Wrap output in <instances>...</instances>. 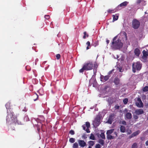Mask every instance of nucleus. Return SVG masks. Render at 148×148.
Returning <instances> with one entry per match:
<instances>
[{
	"label": "nucleus",
	"mask_w": 148,
	"mask_h": 148,
	"mask_svg": "<svg viewBox=\"0 0 148 148\" xmlns=\"http://www.w3.org/2000/svg\"><path fill=\"white\" fill-rule=\"evenodd\" d=\"M140 132L139 130H138L134 132L131 135L129 136V138L131 139L134 137L138 135L140 133Z\"/></svg>",
	"instance_id": "obj_11"
},
{
	"label": "nucleus",
	"mask_w": 148,
	"mask_h": 148,
	"mask_svg": "<svg viewBox=\"0 0 148 148\" xmlns=\"http://www.w3.org/2000/svg\"><path fill=\"white\" fill-rule=\"evenodd\" d=\"M132 27L135 29H138L140 25V22L137 19H134L132 22Z\"/></svg>",
	"instance_id": "obj_5"
},
{
	"label": "nucleus",
	"mask_w": 148,
	"mask_h": 148,
	"mask_svg": "<svg viewBox=\"0 0 148 148\" xmlns=\"http://www.w3.org/2000/svg\"><path fill=\"white\" fill-rule=\"evenodd\" d=\"M98 45H99V43H98V42H97V41L93 43V44H92V46H93L95 47H96Z\"/></svg>",
	"instance_id": "obj_32"
},
{
	"label": "nucleus",
	"mask_w": 148,
	"mask_h": 148,
	"mask_svg": "<svg viewBox=\"0 0 148 148\" xmlns=\"http://www.w3.org/2000/svg\"><path fill=\"white\" fill-rule=\"evenodd\" d=\"M78 142L79 145L81 147H84L86 145V143L84 140H78Z\"/></svg>",
	"instance_id": "obj_9"
},
{
	"label": "nucleus",
	"mask_w": 148,
	"mask_h": 148,
	"mask_svg": "<svg viewBox=\"0 0 148 148\" xmlns=\"http://www.w3.org/2000/svg\"><path fill=\"white\" fill-rule=\"evenodd\" d=\"M114 10H112L109 9L107 10V12L108 13H112L114 12Z\"/></svg>",
	"instance_id": "obj_41"
},
{
	"label": "nucleus",
	"mask_w": 148,
	"mask_h": 148,
	"mask_svg": "<svg viewBox=\"0 0 148 148\" xmlns=\"http://www.w3.org/2000/svg\"><path fill=\"white\" fill-rule=\"evenodd\" d=\"M100 136L102 139H105V136L104 133H101V134H100Z\"/></svg>",
	"instance_id": "obj_26"
},
{
	"label": "nucleus",
	"mask_w": 148,
	"mask_h": 148,
	"mask_svg": "<svg viewBox=\"0 0 148 148\" xmlns=\"http://www.w3.org/2000/svg\"><path fill=\"white\" fill-rule=\"evenodd\" d=\"M113 70H114V69H113L112 70H111V71H110L109 72V73H108V74H111L112 73V72L113 71Z\"/></svg>",
	"instance_id": "obj_53"
},
{
	"label": "nucleus",
	"mask_w": 148,
	"mask_h": 148,
	"mask_svg": "<svg viewBox=\"0 0 148 148\" xmlns=\"http://www.w3.org/2000/svg\"><path fill=\"white\" fill-rule=\"evenodd\" d=\"M113 82L116 85H119L120 84V79L117 77L114 78Z\"/></svg>",
	"instance_id": "obj_14"
},
{
	"label": "nucleus",
	"mask_w": 148,
	"mask_h": 148,
	"mask_svg": "<svg viewBox=\"0 0 148 148\" xmlns=\"http://www.w3.org/2000/svg\"><path fill=\"white\" fill-rule=\"evenodd\" d=\"M145 144L146 145L148 146V140L146 142Z\"/></svg>",
	"instance_id": "obj_54"
},
{
	"label": "nucleus",
	"mask_w": 148,
	"mask_h": 148,
	"mask_svg": "<svg viewBox=\"0 0 148 148\" xmlns=\"http://www.w3.org/2000/svg\"><path fill=\"white\" fill-rule=\"evenodd\" d=\"M107 101L108 103V105L111 106L112 103H114V99L112 97H109L107 100Z\"/></svg>",
	"instance_id": "obj_12"
},
{
	"label": "nucleus",
	"mask_w": 148,
	"mask_h": 148,
	"mask_svg": "<svg viewBox=\"0 0 148 148\" xmlns=\"http://www.w3.org/2000/svg\"><path fill=\"white\" fill-rule=\"evenodd\" d=\"M135 112L137 115H139L143 114L144 112L143 110L140 109L136 110Z\"/></svg>",
	"instance_id": "obj_15"
},
{
	"label": "nucleus",
	"mask_w": 148,
	"mask_h": 148,
	"mask_svg": "<svg viewBox=\"0 0 148 148\" xmlns=\"http://www.w3.org/2000/svg\"><path fill=\"white\" fill-rule=\"evenodd\" d=\"M114 130V129H112L107 131L106 134H111Z\"/></svg>",
	"instance_id": "obj_22"
},
{
	"label": "nucleus",
	"mask_w": 148,
	"mask_h": 148,
	"mask_svg": "<svg viewBox=\"0 0 148 148\" xmlns=\"http://www.w3.org/2000/svg\"><path fill=\"white\" fill-rule=\"evenodd\" d=\"M50 16L49 15H46L45 16V19L48 20L50 18Z\"/></svg>",
	"instance_id": "obj_39"
},
{
	"label": "nucleus",
	"mask_w": 148,
	"mask_h": 148,
	"mask_svg": "<svg viewBox=\"0 0 148 148\" xmlns=\"http://www.w3.org/2000/svg\"><path fill=\"white\" fill-rule=\"evenodd\" d=\"M98 143L101 144L102 145H103L104 143V141L101 139H99L98 140Z\"/></svg>",
	"instance_id": "obj_25"
},
{
	"label": "nucleus",
	"mask_w": 148,
	"mask_h": 148,
	"mask_svg": "<svg viewBox=\"0 0 148 148\" xmlns=\"http://www.w3.org/2000/svg\"><path fill=\"white\" fill-rule=\"evenodd\" d=\"M33 99L34 100V101H36L38 98V95L36 93H35L33 95Z\"/></svg>",
	"instance_id": "obj_21"
},
{
	"label": "nucleus",
	"mask_w": 148,
	"mask_h": 148,
	"mask_svg": "<svg viewBox=\"0 0 148 148\" xmlns=\"http://www.w3.org/2000/svg\"><path fill=\"white\" fill-rule=\"evenodd\" d=\"M112 17L113 21H114L117 20L119 18V16L116 14L115 15H112Z\"/></svg>",
	"instance_id": "obj_20"
},
{
	"label": "nucleus",
	"mask_w": 148,
	"mask_h": 148,
	"mask_svg": "<svg viewBox=\"0 0 148 148\" xmlns=\"http://www.w3.org/2000/svg\"><path fill=\"white\" fill-rule=\"evenodd\" d=\"M109 41H110L109 40H106V42H107V44H108L109 43Z\"/></svg>",
	"instance_id": "obj_55"
},
{
	"label": "nucleus",
	"mask_w": 148,
	"mask_h": 148,
	"mask_svg": "<svg viewBox=\"0 0 148 148\" xmlns=\"http://www.w3.org/2000/svg\"><path fill=\"white\" fill-rule=\"evenodd\" d=\"M82 138L84 139H86L87 138L86 134H83L82 136Z\"/></svg>",
	"instance_id": "obj_35"
},
{
	"label": "nucleus",
	"mask_w": 148,
	"mask_h": 148,
	"mask_svg": "<svg viewBox=\"0 0 148 148\" xmlns=\"http://www.w3.org/2000/svg\"><path fill=\"white\" fill-rule=\"evenodd\" d=\"M132 133V132L131 130H130L128 131L127 133V134H130Z\"/></svg>",
	"instance_id": "obj_48"
},
{
	"label": "nucleus",
	"mask_w": 148,
	"mask_h": 148,
	"mask_svg": "<svg viewBox=\"0 0 148 148\" xmlns=\"http://www.w3.org/2000/svg\"><path fill=\"white\" fill-rule=\"evenodd\" d=\"M104 76L103 75H101L100 77L101 81L102 82H104Z\"/></svg>",
	"instance_id": "obj_36"
},
{
	"label": "nucleus",
	"mask_w": 148,
	"mask_h": 148,
	"mask_svg": "<svg viewBox=\"0 0 148 148\" xmlns=\"http://www.w3.org/2000/svg\"><path fill=\"white\" fill-rule=\"evenodd\" d=\"M95 142L94 141H92L91 140H90L88 142V143L89 145L90 146H92L94 145L95 143Z\"/></svg>",
	"instance_id": "obj_23"
},
{
	"label": "nucleus",
	"mask_w": 148,
	"mask_h": 148,
	"mask_svg": "<svg viewBox=\"0 0 148 148\" xmlns=\"http://www.w3.org/2000/svg\"><path fill=\"white\" fill-rule=\"evenodd\" d=\"M125 116L126 119H130L132 118V116L131 113L127 112L125 114Z\"/></svg>",
	"instance_id": "obj_16"
},
{
	"label": "nucleus",
	"mask_w": 148,
	"mask_h": 148,
	"mask_svg": "<svg viewBox=\"0 0 148 148\" xmlns=\"http://www.w3.org/2000/svg\"><path fill=\"white\" fill-rule=\"evenodd\" d=\"M73 148H78V144L76 142L75 143L73 144Z\"/></svg>",
	"instance_id": "obj_27"
},
{
	"label": "nucleus",
	"mask_w": 148,
	"mask_h": 148,
	"mask_svg": "<svg viewBox=\"0 0 148 148\" xmlns=\"http://www.w3.org/2000/svg\"><path fill=\"white\" fill-rule=\"evenodd\" d=\"M132 71L133 73L136 72V70L139 71L140 70L142 67L141 64L140 62H137L134 63L132 65Z\"/></svg>",
	"instance_id": "obj_4"
},
{
	"label": "nucleus",
	"mask_w": 148,
	"mask_h": 148,
	"mask_svg": "<svg viewBox=\"0 0 148 148\" xmlns=\"http://www.w3.org/2000/svg\"><path fill=\"white\" fill-rule=\"evenodd\" d=\"M95 147L96 148H101V146L99 144H97L96 145Z\"/></svg>",
	"instance_id": "obj_44"
},
{
	"label": "nucleus",
	"mask_w": 148,
	"mask_h": 148,
	"mask_svg": "<svg viewBox=\"0 0 148 148\" xmlns=\"http://www.w3.org/2000/svg\"><path fill=\"white\" fill-rule=\"evenodd\" d=\"M133 117L135 119H137L138 118V117L137 115H134Z\"/></svg>",
	"instance_id": "obj_46"
},
{
	"label": "nucleus",
	"mask_w": 148,
	"mask_h": 148,
	"mask_svg": "<svg viewBox=\"0 0 148 148\" xmlns=\"http://www.w3.org/2000/svg\"><path fill=\"white\" fill-rule=\"evenodd\" d=\"M134 53L136 56L139 57L140 53V50L138 48H136L134 50Z\"/></svg>",
	"instance_id": "obj_17"
},
{
	"label": "nucleus",
	"mask_w": 148,
	"mask_h": 148,
	"mask_svg": "<svg viewBox=\"0 0 148 148\" xmlns=\"http://www.w3.org/2000/svg\"><path fill=\"white\" fill-rule=\"evenodd\" d=\"M94 67L95 68H97V67L98 66L97 65V64L96 63L95 64H94Z\"/></svg>",
	"instance_id": "obj_50"
},
{
	"label": "nucleus",
	"mask_w": 148,
	"mask_h": 148,
	"mask_svg": "<svg viewBox=\"0 0 148 148\" xmlns=\"http://www.w3.org/2000/svg\"><path fill=\"white\" fill-rule=\"evenodd\" d=\"M84 35L86 36V32H84Z\"/></svg>",
	"instance_id": "obj_56"
},
{
	"label": "nucleus",
	"mask_w": 148,
	"mask_h": 148,
	"mask_svg": "<svg viewBox=\"0 0 148 148\" xmlns=\"http://www.w3.org/2000/svg\"><path fill=\"white\" fill-rule=\"evenodd\" d=\"M138 144L136 143H134L132 146V148H137Z\"/></svg>",
	"instance_id": "obj_28"
},
{
	"label": "nucleus",
	"mask_w": 148,
	"mask_h": 148,
	"mask_svg": "<svg viewBox=\"0 0 148 148\" xmlns=\"http://www.w3.org/2000/svg\"><path fill=\"white\" fill-rule=\"evenodd\" d=\"M100 118L99 116H97L93 121V124L94 126H98L100 124Z\"/></svg>",
	"instance_id": "obj_7"
},
{
	"label": "nucleus",
	"mask_w": 148,
	"mask_h": 148,
	"mask_svg": "<svg viewBox=\"0 0 148 148\" xmlns=\"http://www.w3.org/2000/svg\"><path fill=\"white\" fill-rule=\"evenodd\" d=\"M147 132L148 133V130H147Z\"/></svg>",
	"instance_id": "obj_64"
},
{
	"label": "nucleus",
	"mask_w": 148,
	"mask_h": 148,
	"mask_svg": "<svg viewBox=\"0 0 148 148\" xmlns=\"http://www.w3.org/2000/svg\"><path fill=\"white\" fill-rule=\"evenodd\" d=\"M145 14H147V12H145Z\"/></svg>",
	"instance_id": "obj_62"
},
{
	"label": "nucleus",
	"mask_w": 148,
	"mask_h": 148,
	"mask_svg": "<svg viewBox=\"0 0 148 148\" xmlns=\"http://www.w3.org/2000/svg\"><path fill=\"white\" fill-rule=\"evenodd\" d=\"M86 38V36L84 35L83 36V38L84 39H85Z\"/></svg>",
	"instance_id": "obj_58"
},
{
	"label": "nucleus",
	"mask_w": 148,
	"mask_h": 148,
	"mask_svg": "<svg viewBox=\"0 0 148 148\" xmlns=\"http://www.w3.org/2000/svg\"><path fill=\"white\" fill-rule=\"evenodd\" d=\"M86 45H87V46L86 47V49L88 50L89 49V47L90 46V43L89 41H88L86 42Z\"/></svg>",
	"instance_id": "obj_29"
},
{
	"label": "nucleus",
	"mask_w": 148,
	"mask_h": 148,
	"mask_svg": "<svg viewBox=\"0 0 148 148\" xmlns=\"http://www.w3.org/2000/svg\"><path fill=\"white\" fill-rule=\"evenodd\" d=\"M97 136H98V137H99V136H100V134H98H98H97Z\"/></svg>",
	"instance_id": "obj_59"
},
{
	"label": "nucleus",
	"mask_w": 148,
	"mask_h": 148,
	"mask_svg": "<svg viewBox=\"0 0 148 148\" xmlns=\"http://www.w3.org/2000/svg\"><path fill=\"white\" fill-rule=\"evenodd\" d=\"M107 138L108 140H111L114 139V136L111 135V134H107Z\"/></svg>",
	"instance_id": "obj_19"
},
{
	"label": "nucleus",
	"mask_w": 148,
	"mask_h": 148,
	"mask_svg": "<svg viewBox=\"0 0 148 148\" xmlns=\"http://www.w3.org/2000/svg\"><path fill=\"white\" fill-rule=\"evenodd\" d=\"M26 70L28 71H29L31 70V68L29 66H26L25 67Z\"/></svg>",
	"instance_id": "obj_37"
},
{
	"label": "nucleus",
	"mask_w": 148,
	"mask_h": 148,
	"mask_svg": "<svg viewBox=\"0 0 148 148\" xmlns=\"http://www.w3.org/2000/svg\"><path fill=\"white\" fill-rule=\"evenodd\" d=\"M5 106L7 109L8 113L6 116L7 122L9 124H12L13 123L19 124L18 121L17 120L16 117L12 112V110L11 109L10 103L7 102Z\"/></svg>",
	"instance_id": "obj_1"
},
{
	"label": "nucleus",
	"mask_w": 148,
	"mask_h": 148,
	"mask_svg": "<svg viewBox=\"0 0 148 148\" xmlns=\"http://www.w3.org/2000/svg\"><path fill=\"white\" fill-rule=\"evenodd\" d=\"M90 126V123L88 122H86V124L82 125V127L84 130H85L87 133H89L90 132V131L89 129Z\"/></svg>",
	"instance_id": "obj_6"
},
{
	"label": "nucleus",
	"mask_w": 148,
	"mask_h": 148,
	"mask_svg": "<svg viewBox=\"0 0 148 148\" xmlns=\"http://www.w3.org/2000/svg\"><path fill=\"white\" fill-rule=\"evenodd\" d=\"M116 39V36H115L114 37V38H113V41H115V40Z\"/></svg>",
	"instance_id": "obj_51"
},
{
	"label": "nucleus",
	"mask_w": 148,
	"mask_h": 148,
	"mask_svg": "<svg viewBox=\"0 0 148 148\" xmlns=\"http://www.w3.org/2000/svg\"><path fill=\"white\" fill-rule=\"evenodd\" d=\"M123 46V43L121 40L118 39L115 41H112L111 47L114 50L119 49L121 48Z\"/></svg>",
	"instance_id": "obj_3"
},
{
	"label": "nucleus",
	"mask_w": 148,
	"mask_h": 148,
	"mask_svg": "<svg viewBox=\"0 0 148 148\" xmlns=\"http://www.w3.org/2000/svg\"><path fill=\"white\" fill-rule=\"evenodd\" d=\"M69 133L72 135H73L75 133L73 130H71L69 131Z\"/></svg>",
	"instance_id": "obj_38"
},
{
	"label": "nucleus",
	"mask_w": 148,
	"mask_h": 148,
	"mask_svg": "<svg viewBox=\"0 0 148 148\" xmlns=\"http://www.w3.org/2000/svg\"><path fill=\"white\" fill-rule=\"evenodd\" d=\"M60 56H61L59 54H57L56 56V58L58 60L60 58Z\"/></svg>",
	"instance_id": "obj_40"
},
{
	"label": "nucleus",
	"mask_w": 148,
	"mask_h": 148,
	"mask_svg": "<svg viewBox=\"0 0 148 148\" xmlns=\"http://www.w3.org/2000/svg\"><path fill=\"white\" fill-rule=\"evenodd\" d=\"M114 108L116 109H119V106L117 105H116L114 106Z\"/></svg>",
	"instance_id": "obj_47"
},
{
	"label": "nucleus",
	"mask_w": 148,
	"mask_h": 148,
	"mask_svg": "<svg viewBox=\"0 0 148 148\" xmlns=\"http://www.w3.org/2000/svg\"><path fill=\"white\" fill-rule=\"evenodd\" d=\"M88 148H92L91 146H89Z\"/></svg>",
	"instance_id": "obj_60"
},
{
	"label": "nucleus",
	"mask_w": 148,
	"mask_h": 148,
	"mask_svg": "<svg viewBox=\"0 0 148 148\" xmlns=\"http://www.w3.org/2000/svg\"><path fill=\"white\" fill-rule=\"evenodd\" d=\"M121 123L123 125H127L126 122V121H122Z\"/></svg>",
	"instance_id": "obj_42"
},
{
	"label": "nucleus",
	"mask_w": 148,
	"mask_h": 148,
	"mask_svg": "<svg viewBox=\"0 0 148 148\" xmlns=\"http://www.w3.org/2000/svg\"><path fill=\"white\" fill-rule=\"evenodd\" d=\"M114 116L115 115L114 113H112L110 114L107 121V122L108 123L110 124L112 123L114 118Z\"/></svg>",
	"instance_id": "obj_8"
},
{
	"label": "nucleus",
	"mask_w": 148,
	"mask_h": 148,
	"mask_svg": "<svg viewBox=\"0 0 148 148\" xmlns=\"http://www.w3.org/2000/svg\"><path fill=\"white\" fill-rule=\"evenodd\" d=\"M138 100L139 101H140V102L141 103V106H140V107H142L143 106V103L141 101L140 99L139 98L138 99Z\"/></svg>",
	"instance_id": "obj_45"
},
{
	"label": "nucleus",
	"mask_w": 148,
	"mask_h": 148,
	"mask_svg": "<svg viewBox=\"0 0 148 148\" xmlns=\"http://www.w3.org/2000/svg\"><path fill=\"white\" fill-rule=\"evenodd\" d=\"M147 120H148V116L147 117Z\"/></svg>",
	"instance_id": "obj_63"
},
{
	"label": "nucleus",
	"mask_w": 148,
	"mask_h": 148,
	"mask_svg": "<svg viewBox=\"0 0 148 148\" xmlns=\"http://www.w3.org/2000/svg\"><path fill=\"white\" fill-rule=\"evenodd\" d=\"M86 35L87 37H88V34H86Z\"/></svg>",
	"instance_id": "obj_61"
},
{
	"label": "nucleus",
	"mask_w": 148,
	"mask_h": 148,
	"mask_svg": "<svg viewBox=\"0 0 148 148\" xmlns=\"http://www.w3.org/2000/svg\"><path fill=\"white\" fill-rule=\"evenodd\" d=\"M109 78V77L108 75H106L104 77V82L108 80Z\"/></svg>",
	"instance_id": "obj_33"
},
{
	"label": "nucleus",
	"mask_w": 148,
	"mask_h": 148,
	"mask_svg": "<svg viewBox=\"0 0 148 148\" xmlns=\"http://www.w3.org/2000/svg\"><path fill=\"white\" fill-rule=\"evenodd\" d=\"M141 0H138L137 1V3H141Z\"/></svg>",
	"instance_id": "obj_49"
},
{
	"label": "nucleus",
	"mask_w": 148,
	"mask_h": 148,
	"mask_svg": "<svg viewBox=\"0 0 148 148\" xmlns=\"http://www.w3.org/2000/svg\"><path fill=\"white\" fill-rule=\"evenodd\" d=\"M93 64L92 62L88 61L84 63L82 69H80L79 72L80 73H83L85 71H88L92 69Z\"/></svg>",
	"instance_id": "obj_2"
},
{
	"label": "nucleus",
	"mask_w": 148,
	"mask_h": 148,
	"mask_svg": "<svg viewBox=\"0 0 148 148\" xmlns=\"http://www.w3.org/2000/svg\"><path fill=\"white\" fill-rule=\"evenodd\" d=\"M124 111L125 112H127L128 111V110H127V109H125L124 110Z\"/></svg>",
	"instance_id": "obj_57"
},
{
	"label": "nucleus",
	"mask_w": 148,
	"mask_h": 148,
	"mask_svg": "<svg viewBox=\"0 0 148 148\" xmlns=\"http://www.w3.org/2000/svg\"><path fill=\"white\" fill-rule=\"evenodd\" d=\"M120 131L122 133H124L125 131V126L121 125L120 127Z\"/></svg>",
	"instance_id": "obj_18"
},
{
	"label": "nucleus",
	"mask_w": 148,
	"mask_h": 148,
	"mask_svg": "<svg viewBox=\"0 0 148 148\" xmlns=\"http://www.w3.org/2000/svg\"><path fill=\"white\" fill-rule=\"evenodd\" d=\"M123 101L124 104H126L128 101V99L127 98H125L123 99Z\"/></svg>",
	"instance_id": "obj_34"
},
{
	"label": "nucleus",
	"mask_w": 148,
	"mask_h": 148,
	"mask_svg": "<svg viewBox=\"0 0 148 148\" xmlns=\"http://www.w3.org/2000/svg\"><path fill=\"white\" fill-rule=\"evenodd\" d=\"M114 138H116L117 136V133L116 132H114Z\"/></svg>",
	"instance_id": "obj_43"
},
{
	"label": "nucleus",
	"mask_w": 148,
	"mask_h": 148,
	"mask_svg": "<svg viewBox=\"0 0 148 148\" xmlns=\"http://www.w3.org/2000/svg\"><path fill=\"white\" fill-rule=\"evenodd\" d=\"M143 90L144 92L148 91V86H146L145 87H144L143 89Z\"/></svg>",
	"instance_id": "obj_31"
},
{
	"label": "nucleus",
	"mask_w": 148,
	"mask_h": 148,
	"mask_svg": "<svg viewBox=\"0 0 148 148\" xmlns=\"http://www.w3.org/2000/svg\"><path fill=\"white\" fill-rule=\"evenodd\" d=\"M143 56H142V58L145 60H146L147 59V56H148V52L144 50L143 51Z\"/></svg>",
	"instance_id": "obj_13"
},
{
	"label": "nucleus",
	"mask_w": 148,
	"mask_h": 148,
	"mask_svg": "<svg viewBox=\"0 0 148 148\" xmlns=\"http://www.w3.org/2000/svg\"><path fill=\"white\" fill-rule=\"evenodd\" d=\"M69 141L70 143H73L75 141V139L73 138H70L69 139Z\"/></svg>",
	"instance_id": "obj_30"
},
{
	"label": "nucleus",
	"mask_w": 148,
	"mask_h": 148,
	"mask_svg": "<svg viewBox=\"0 0 148 148\" xmlns=\"http://www.w3.org/2000/svg\"><path fill=\"white\" fill-rule=\"evenodd\" d=\"M118 69H119V72H122V68H118Z\"/></svg>",
	"instance_id": "obj_52"
},
{
	"label": "nucleus",
	"mask_w": 148,
	"mask_h": 148,
	"mask_svg": "<svg viewBox=\"0 0 148 148\" xmlns=\"http://www.w3.org/2000/svg\"><path fill=\"white\" fill-rule=\"evenodd\" d=\"M128 3V2L125 1L122 3H121V4L119 5L118 6L117 8H124L126 6L127 4Z\"/></svg>",
	"instance_id": "obj_10"
},
{
	"label": "nucleus",
	"mask_w": 148,
	"mask_h": 148,
	"mask_svg": "<svg viewBox=\"0 0 148 148\" xmlns=\"http://www.w3.org/2000/svg\"><path fill=\"white\" fill-rule=\"evenodd\" d=\"M89 138L90 139H91L92 140H95V138L94 134L91 133L90 134V136L89 137Z\"/></svg>",
	"instance_id": "obj_24"
}]
</instances>
